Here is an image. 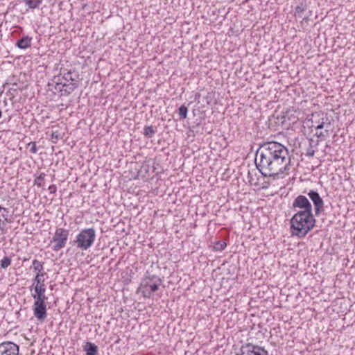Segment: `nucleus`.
I'll use <instances>...</instances> for the list:
<instances>
[{
  "label": "nucleus",
  "instance_id": "2eb2a0df",
  "mask_svg": "<svg viewBox=\"0 0 355 355\" xmlns=\"http://www.w3.org/2000/svg\"><path fill=\"white\" fill-rule=\"evenodd\" d=\"M31 37L24 36L17 42L16 46L20 49H26L31 46Z\"/></svg>",
  "mask_w": 355,
  "mask_h": 355
},
{
  "label": "nucleus",
  "instance_id": "c85d7f7f",
  "mask_svg": "<svg viewBox=\"0 0 355 355\" xmlns=\"http://www.w3.org/2000/svg\"><path fill=\"white\" fill-rule=\"evenodd\" d=\"M315 154V150L312 148V147H309L306 150V156L308 157H313Z\"/></svg>",
  "mask_w": 355,
  "mask_h": 355
},
{
  "label": "nucleus",
  "instance_id": "a878e982",
  "mask_svg": "<svg viewBox=\"0 0 355 355\" xmlns=\"http://www.w3.org/2000/svg\"><path fill=\"white\" fill-rule=\"evenodd\" d=\"M226 243L223 241H218L216 243V245H214V248L216 250H223L225 249V248L226 247Z\"/></svg>",
  "mask_w": 355,
  "mask_h": 355
},
{
  "label": "nucleus",
  "instance_id": "5701e85b",
  "mask_svg": "<svg viewBox=\"0 0 355 355\" xmlns=\"http://www.w3.org/2000/svg\"><path fill=\"white\" fill-rule=\"evenodd\" d=\"M188 108L184 105H181L179 107L178 113L180 116V119H184L187 116Z\"/></svg>",
  "mask_w": 355,
  "mask_h": 355
},
{
  "label": "nucleus",
  "instance_id": "4468645a",
  "mask_svg": "<svg viewBox=\"0 0 355 355\" xmlns=\"http://www.w3.org/2000/svg\"><path fill=\"white\" fill-rule=\"evenodd\" d=\"M31 290H33L34 293H32V297L35 300H46L47 297L45 295L46 286L44 287H35L31 288Z\"/></svg>",
  "mask_w": 355,
  "mask_h": 355
},
{
  "label": "nucleus",
  "instance_id": "f03ea898",
  "mask_svg": "<svg viewBox=\"0 0 355 355\" xmlns=\"http://www.w3.org/2000/svg\"><path fill=\"white\" fill-rule=\"evenodd\" d=\"M315 219L313 212L297 211L291 219L293 236L304 238L315 227Z\"/></svg>",
  "mask_w": 355,
  "mask_h": 355
},
{
  "label": "nucleus",
  "instance_id": "7c9ffc66",
  "mask_svg": "<svg viewBox=\"0 0 355 355\" xmlns=\"http://www.w3.org/2000/svg\"><path fill=\"white\" fill-rule=\"evenodd\" d=\"M48 190L50 193H55L57 191V187L55 184H51L49 187Z\"/></svg>",
  "mask_w": 355,
  "mask_h": 355
},
{
  "label": "nucleus",
  "instance_id": "39448f33",
  "mask_svg": "<svg viewBox=\"0 0 355 355\" xmlns=\"http://www.w3.org/2000/svg\"><path fill=\"white\" fill-rule=\"evenodd\" d=\"M69 235V230L62 227L57 228L51 240V243H53L52 250L57 252L64 248L68 240Z\"/></svg>",
  "mask_w": 355,
  "mask_h": 355
},
{
  "label": "nucleus",
  "instance_id": "f257e3e1",
  "mask_svg": "<svg viewBox=\"0 0 355 355\" xmlns=\"http://www.w3.org/2000/svg\"><path fill=\"white\" fill-rule=\"evenodd\" d=\"M254 163L263 177L275 178L289 171L291 157L288 148L283 144L269 141L259 145Z\"/></svg>",
  "mask_w": 355,
  "mask_h": 355
},
{
  "label": "nucleus",
  "instance_id": "6e6552de",
  "mask_svg": "<svg viewBox=\"0 0 355 355\" xmlns=\"http://www.w3.org/2000/svg\"><path fill=\"white\" fill-rule=\"evenodd\" d=\"M307 196L310 200L313 202L314 206L315 215L316 216L324 211V200L320 197L319 193L317 191L310 190L307 193Z\"/></svg>",
  "mask_w": 355,
  "mask_h": 355
},
{
  "label": "nucleus",
  "instance_id": "412c9836",
  "mask_svg": "<svg viewBox=\"0 0 355 355\" xmlns=\"http://www.w3.org/2000/svg\"><path fill=\"white\" fill-rule=\"evenodd\" d=\"M24 2L31 9L37 8L42 2V0H24Z\"/></svg>",
  "mask_w": 355,
  "mask_h": 355
},
{
  "label": "nucleus",
  "instance_id": "f3484780",
  "mask_svg": "<svg viewBox=\"0 0 355 355\" xmlns=\"http://www.w3.org/2000/svg\"><path fill=\"white\" fill-rule=\"evenodd\" d=\"M83 349L86 355H97L98 347L94 343L87 342Z\"/></svg>",
  "mask_w": 355,
  "mask_h": 355
},
{
  "label": "nucleus",
  "instance_id": "1a4fd4ad",
  "mask_svg": "<svg viewBox=\"0 0 355 355\" xmlns=\"http://www.w3.org/2000/svg\"><path fill=\"white\" fill-rule=\"evenodd\" d=\"M293 208H298L300 209L298 211L313 212L312 205L310 201L306 196L303 195H299L295 198L293 202Z\"/></svg>",
  "mask_w": 355,
  "mask_h": 355
},
{
  "label": "nucleus",
  "instance_id": "9b49d317",
  "mask_svg": "<svg viewBox=\"0 0 355 355\" xmlns=\"http://www.w3.org/2000/svg\"><path fill=\"white\" fill-rule=\"evenodd\" d=\"M19 347L11 341L0 343V355H19Z\"/></svg>",
  "mask_w": 355,
  "mask_h": 355
},
{
  "label": "nucleus",
  "instance_id": "6ab92c4d",
  "mask_svg": "<svg viewBox=\"0 0 355 355\" xmlns=\"http://www.w3.org/2000/svg\"><path fill=\"white\" fill-rule=\"evenodd\" d=\"M32 264H33V270L34 271L36 272V274H43L44 275H45V272H44V267H43V264L38 260L37 259H34L32 261Z\"/></svg>",
  "mask_w": 355,
  "mask_h": 355
},
{
  "label": "nucleus",
  "instance_id": "7ed1b4c3",
  "mask_svg": "<svg viewBox=\"0 0 355 355\" xmlns=\"http://www.w3.org/2000/svg\"><path fill=\"white\" fill-rule=\"evenodd\" d=\"M162 284V279L155 275L146 272L145 277L141 280L139 290L144 297L150 298L152 293L157 291Z\"/></svg>",
  "mask_w": 355,
  "mask_h": 355
},
{
  "label": "nucleus",
  "instance_id": "0eeeda50",
  "mask_svg": "<svg viewBox=\"0 0 355 355\" xmlns=\"http://www.w3.org/2000/svg\"><path fill=\"white\" fill-rule=\"evenodd\" d=\"M53 81L56 84L55 89H59L62 95L68 96L78 87L76 83H64L60 76L54 77Z\"/></svg>",
  "mask_w": 355,
  "mask_h": 355
},
{
  "label": "nucleus",
  "instance_id": "aec40b11",
  "mask_svg": "<svg viewBox=\"0 0 355 355\" xmlns=\"http://www.w3.org/2000/svg\"><path fill=\"white\" fill-rule=\"evenodd\" d=\"M156 130L153 125L145 126L144 128V135L147 138H152Z\"/></svg>",
  "mask_w": 355,
  "mask_h": 355
},
{
  "label": "nucleus",
  "instance_id": "393cba45",
  "mask_svg": "<svg viewBox=\"0 0 355 355\" xmlns=\"http://www.w3.org/2000/svg\"><path fill=\"white\" fill-rule=\"evenodd\" d=\"M44 178H45V174L44 173H41L39 176H37L35 180H34V184L38 186V187H41L44 182Z\"/></svg>",
  "mask_w": 355,
  "mask_h": 355
},
{
  "label": "nucleus",
  "instance_id": "bb28decb",
  "mask_svg": "<svg viewBox=\"0 0 355 355\" xmlns=\"http://www.w3.org/2000/svg\"><path fill=\"white\" fill-rule=\"evenodd\" d=\"M316 136L318 138H324L329 135V130L325 129L324 132H316Z\"/></svg>",
  "mask_w": 355,
  "mask_h": 355
},
{
  "label": "nucleus",
  "instance_id": "f8f14e48",
  "mask_svg": "<svg viewBox=\"0 0 355 355\" xmlns=\"http://www.w3.org/2000/svg\"><path fill=\"white\" fill-rule=\"evenodd\" d=\"M9 210L8 208L3 207L0 205V235L6 234L7 229L6 225L7 223H10L8 219Z\"/></svg>",
  "mask_w": 355,
  "mask_h": 355
},
{
  "label": "nucleus",
  "instance_id": "9d476101",
  "mask_svg": "<svg viewBox=\"0 0 355 355\" xmlns=\"http://www.w3.org/2000/svg\"><path fill=\"white\" fill-rule=\"evenodd\" d=\"M33 310L35 317L38 320L44 321L47 316L46 300H35Z\"/></svg>",
  "mask_w": 355,
  "mask_h": 355
},
{
  "label": "nucleus",
  "instance_id": "b1692460",
  "mask_svg": "<svg viewBox=\"0 0 355 355\" xmlns=\"http://www.w3.org/2000/svg\"><path fill=\"white\" fill-rule=\"evenodd\" d=\"M306 9V5L303 3H300V5L297 6L295 10V15L298 17H301V13L305 11Z\"/></svg>",
  "mask_w": 355,
  "mask_h": 355
},
{
  "label": "nucleus",
  "instance_id": "c756f323",
  "mask_svg": "<svg viewBox=\"0 0 355 355\" xmlns=\"http://www.w3.org/2000/svg\"><path fill=\"white\" fill-rule=\"evenodd\" d=\"M51 137L52 139H55V140H58L60 138L58 131H53L51 135Z\"/></svg>",
  "mask_w": 355,
  "mask_h": 355
},
{
  "label": "nucleus",
  "instance_id": "a211bd4d",
  "mask_svg": "<svg viewBox=\"0 0 355 355\" xmlns=\"http://www.w3.org/2000/svg\"><path fill=\"white\" fill-rule=\"evenodd\" d=\"M44 276V275L43 274H36L35 278L33 279V284L31 288L46 286Z\"/></svg>",
  "mask_w": 355,
  "mask_h": 355
},
{
  "label": "nucleus",
  "instance_id": "4be33fe9",
  "mask_svg": "<svg viewBox=\"0 0 355 355\" xmlns=\"http://www.w3.org/2000/svg\"><path fill=\"white\" fill-rule=\"evenodd\" d=\"M11 261H12V260H11L10 257H4L1 260V263H0L1 268L6 269L9 266H10Z\"/></svg>",
  "mask_w": 355,
  "mask_h": 355
},
{
  "label": "nucleus",
  "instance_id": "2f4dec72",
  "mask_svg": "<svg viewBox=\"0 0 355 355\" xmlns=\"http://www.w3.org/2000/svg\"><path fill=\"white\" fill-rule=\"evenodd\" d=\"M1 116H2V112H1V110H0V119L1 118Z\"/></svg>",
  "mask_w": 355,
  "mask_h": 355
},
{
  "label": "nucleus",
  "instance_id": "dca6fc26",
  "mask_svg": "<svg viewBox=\"0 0 355 355\" xmlns=\"http://www.w3.org/2000/svg\"><path fill=\"white\" fill-rule=\"evenodd\" d=\"M315 123L316 124L313 125V126H314L317 130L323 128L329 130V128L331 127V121L327 115L321 118V121Z\"/></svg>",
  "mask_w": 355,
  "mask_h": 355
},
{
  "label": "nucleus",
  "instance_id": "ddd939ff",
  "mask_svg": "<svg viewBox=\"0 0 355 355\" xmlns=\"http://www.w3.org/2000/svg\"><path fill=\"white\" fill-rule=\"evenodd\" d=\"M61 80H64V83H78L80 80V75L78 72L74 69L69 70L67 72H64Z\"/></svg>",
  "mask_w": 355,
  "mask_h": 355
},
{
  "label": "nucleus",
  "instance_id": "423d86ee",
  "mask_svg": "<svg viewBox=\"0 0 355 355\" xmlns=\"http://www.w3.org/2000/svg\"><path fill=\"white\" fill-rule=\"evenodd\" d=\"M236 355H268V352L263 347L246 343L241 346L240 352L236 353Z\"/></svg>",
  "mask_w": 355,
  "mask_h": 355
},
{
  "label": "nucleus",
  "instance_id": "cd10ccee",
  "mask_svg": "<svg viewBox=\"0 0 355 355\" xmlns=\"http://www.w3.org/2000/svg\"><path fill=\"white\" fill-rule=\"evenodd\" d=\"M28 147H31V148H30V152H31V153L35 154V153H37V147H36V144H35V142H32V141H31V142L28 143Z\"/></svg>",
  "mask_w": 355,
  "mask_h": 355
},
{
  "label": "nucleus",
  "instance_id": "20e7f679",
  "mask_svg": "<svg viewBox=\"0 0 355 355\" xmlns=\"http://www.w3.org/2000/svg\"><path fill=\"white\" fill-rule=\"evenodd\" d=\"M96 239V231L94 228H85L76 236L73 241L78 249L87 250L92 246Z\"/></svg>",
  "mask_w": 355,
  "mask_h": 355
}]
</instances>
